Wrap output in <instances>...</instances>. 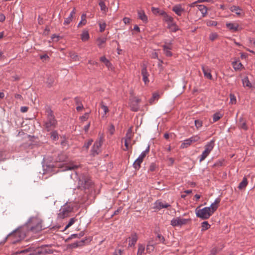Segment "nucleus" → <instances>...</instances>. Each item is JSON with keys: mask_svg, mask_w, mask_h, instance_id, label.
<instances>
[{"mask_svg": "<svg viewBox=\"0 0 255 255\" xmlns=\"http://www.w3.org/2000/svg\"><path fill=\"white\" fill-rule=\"evenodd\" d=\"M220 199L217 198L210 207H206L201 209H196V216L203 220L209 219L217 210L220 202Z\"/></svg>", "mask_w": 255, "mask_h": 255, "instance_id": "obj_1", "label": "nucleus"}, {"mask_svg": "<svg viewBox=\"0 0 255 255\" xmlns=\"http://www.w3.org/2000/svg\"><path fill=\"white\" fill-rule=\"evenodd\" d=\"M25 236L24 229L22 228H19L9 234L6 239L9 240L12 244H15L23 240Z\"/></svg>", "mask_w": 255, "mask_h": 255, "instance_id": "obj_2", "label": "nucleus"}, {"mask_svg": "<svg viewBox=\"0 0 255 255\" xmlns=\"http://www.w3.org/2000/svg\"><path fill=\"white\" fill-rule=\"evenodd\" d=\"M47 120L44 123V128L47 131L52 130L57 125V121L55 119L53 112L49 108L46 109Z\"/></svg>", "mask_w": 255, "mask_h": 255, "instance_id": "obj_3", "label": "nucleus"}, {"mask_svg": "<svg viewBox=\"0 0 255 255\" xmlns=\"http://www.w3.org/2000/svg\"><path fill=\"white\" fill-rule=\"evenodd\" d=\"M27 226L30 230L34 233L39 232L45 228L42 225V220L38 217L31 218L27 223Z\"/></svg>", "mask_w": 255, "mask_h": 255, "instance_id": "obj_4", "label": "nucleus"}, {"mask_svg": "<svg viewBox=\"0 0 255 255\" xmlns=\"http://www.w3.org/2000/svg\"><path fill=\"white\" fill-rule=\"evenodd\" d=\"M133 133L132 132L131 128L128 129L125 138L123 139L125 140V146L126 148L124 150L125 151L131 149L132 145L135 143V141L133 140L132 142L131 139L132 138Z\"/></svg>", "mask_w": 255, "mask_h": 255, "instance_id": "obj_5", "label": "nucleus"}, {"mask_svg": "<svg viewBox=\"0 0 255 255\" xmlns=\"http://www.w3.org/2000/svg\"><path fill=\"white\" fill-rule=\"evenodd\" d=\"M214 142V140H212L205 145V150L203 151L202 154L199 157V161L200 162L204 160L213 150L215 145Z\"/></svg>", "mask_w": 255, "mask_h": 255, "instance_id": "obj_6", "label": "nucleus"}, {"mask_svg": "<svg viewBox=\"0 0 255 255\" xmlns=\"http://www.w3.org/2000/svg\"><path fill=\"white\" fill-rule=\"evenodd\" d=\"M72 210L73 207L70 205L66 204L60 209L58 216L59 218L64 219L68 217Z\"/></svg>", "mask_w": 255, "mask_h": 255, "instance_id": "obj_7", "label": "nucleus"}, {"mask_svg": "<svg viewBox=\"0 0 255 255\" xmlns=\"http://www.w3.org/2000/svg\"><path fill=\"white\" fill-rule=\"evenodd\" d=\"M92 185L91 181L88 177L82 176L79 178L78 186L80 188L89 189Z\"/></svg>", "mask_w": 255, "mask_h": 255, "instance_id": "obj_8", "label": "nucleus"}, {"mask_svg": "<svg viewBox=\"0 0 255 255\" xmlns=\"http://www.w3.org/2000/svg\"><path fill=\"white\" fill-rule=\"evenodd\" d=\"M103 138H100L99 140L96 141L91 150V154L93 156H95L99 154L100 152V148L103 143Z\"/></svg>", "mask_w": 255, "mask_h": 255, "instance_id": "obj_9", "label": "nucleus"}, {"mask_svg": "<svg viewBox=\"0 0 255 255\" xmlns=\"http://www.w3.org/2000/svg\"><path fill=\"white\" fill-rule=\"evenodd\" d=\"M187 223V220L180 217L174 218L171 221V225L173 227L181 226Z\"/></svg>", "mask_w": 255, "mask_h": 255, "instance_id": "obj_10", "label": "nucleus"}, {"mask_svg": "<svg viewBox=\"0 0 255 255\" xmlns=\"http://www.w3.org/2000/svg\"><path fill=\"white\" fill-rule=\"evenodd\" d=\"M137 240H138L137 235L135 233L132 234L130 235V236L127 239V242H128V248H130V247L134 246Z\"/></svg>", "mask_w": 255, "mask_h": 255, "instance_id": "obj_11", "label": "nucleus"}, {"mask_svg": "<svg viewBox=\"0 0 255 255\" xmlns=\"http://www.w3.org/2000/svg\"><path fill=\"white\" fill-rule=\"evenodd\" d=\"M49 253L45 247H40L35 249L32 255H43Z\"/></svg>", "mask_w": 255, "mask_h": 255, "instance_id": "obj_12", "label": "nucleus"}, {"mask_svg": "<svg viewBox=\"0 0 255 255\" xmlns=\"http://www.w3.org/2000/svg\"><path fill=\"white\" fill-rule=\"evenodd\" d=\"M170 205L166 203H163L159 200L156 201L154 203V208L160 210L162 208H167Z\"/></svg>", "mask_w": 255, "mask_h": 255, "instance_id": "obj_13", "label": "nucleus"}, {"mask_svg": "<svg viewBox=\"0 0 255 255\" xmlns=\"http://www.w3.org/2000/svg\"><path fill=\"white\" fill-rule=\"evenodd\" d=\"M163 47L165 55L167 56H171L172 53L170 51L172 48L171 43L170 42H166L165 44L163 46Z\"/></svg>", "mask_w": 255, "mask_h": 255, "instance_id": "obj_14", "label": "nucleus"}, {"mask_svg": "<svg viewBox=\"0 0 255 255\" xmlns=\"http://www.w3.org/2000/svg\"><path fill=\"white\" fill-rule=\"evenodd\" d=\"M140 100L139 99L136 98L133 100L130 103L131 110L133 111L136 112L138 110L139 107L138 104Z\"/></svg>", "mask_w": 255, "mask_h": 255, "instance_id": "obj_15", "label": "nucleus"}, {"mask_svg": "<svg viewBox=\"0 0 255 255\" xmlns=\"http://www.w3.org/2000/svg\"><path fill=\"white\" fill-rule=\"evenodd\" d=\"M172 10L178 15H181L184 11V9L182 7L180 4H177L174 5Z\"/></svg>", "mask_w": 255, "mask_h": 255, "instance_id": "obj_16", "label": "nucleus"}, {"mask_svg": "<svg viewBox=\"0 0 255 255\" xmlns=\"http://www.w3.org/2000/svg\"><path fill=\"white\" fill-rule=\"evenodd\" d=\"M137 14L138 18L141 19L144 23H147L148 21L147 16L146 15L144 11L142 10H138Z\"/></svg>", "mask_w": 255, "mask_h": 255, "instance_id": "obj_17", "label": "nucleus"}, {"mask_svg": "<svg viewBox=\"0 0 255 255\" xmlns=\"http://www.w3.org/2000/svg\"><path fill=\"white\" fill-rule=\"evenodd\" d=\"M226 27L231 31L235 32L238 30L239 24L237 23L228 22L226 23Z\"/></svg>", "mask_w": 255, "mask_h": 255, "instance_id": "obj_18", "label": "nucleus"}, {"mask_svg": "<svg viewBox=\"0 0 255 255\" xmlns=\"http://www.w3.org/2000/svg\"><path fill=\"white\" fill-rule=\"evenodd\" d=\"M230 9L232 12H235L238 16H241L243 13V10L238 6H232Z\"/></svg>", "mask_w": 255, "mask_h": 255, "instance_id": "obj_19", "label": "nucleus"}, {"mask_svg": "<svg viewBox=\"0 0 255 255\" xmlns=\"http://www.w3.org/2000/svg\"><path fill=\"white\" fill-rule=\"evenodd\" d=\"M75 13H76V9L75 8H74L70 12L69 16L67 18H65L64 22V24H65V25L69 24L72 21L73 16L75 14Z\"/></svg>", "mask_w": 255, "mask_h": 255, "instance_id": "obj_20", "label": "nucleus"}, {"mask_svg": "<svg viewBox=\"0 0 255 255\" xmlns=\"http://www.w3.org/2000/svg\"><path fill=\"white\" fill-rule=\"evenodd\" d=\"M202 69L204 75V76L209 79H212V76L210 72V69L207 67L204 66H202Z\"/></svg>", "mask_w": 255, "mask_h": 255, "instance_id": "obj_21", "label": "nucleus"}, {"mask_svg": "<svg viewBox=\"0 0 255 255\" xmlns=\"http://www.w3.org/2000/svg\"><path fill=\"white\" fill-rule=\"evenodd\" d=\"M161 15L162 16L163 20L167 23L171 22L173 20V18L165 11L161 12Z\"/></svg>", "mask_w": 255, "mask_h": 255, "instance_id": "obj_22", "label": "nucleus"}, {"mask_svg": "<svg viewBox=\"0 0 255 255\" xmlns=\"http://www.w3.org/2000/svg\"><path fill=\"white\" fill-rule=\"evenodd\" d=\"M238 126L240 128L244 130L248 129V126H247L246 121L243 118H241L239 119Z\"/></svg>", "mask_w": 255, "mask_h": 255, "instance_id": "obj_23", "label": "nucleus"}, {"mask_svg": "<svg viewBox=\"0 0 255 255\" xmlns=\"http://www.w3.org/2000/svg\"><path fill=\"white\" fill-rule=\"evenodd\" d=\"M90 38L89 32L87 30L84 29L83 30L81 34V38L83 41H87Z\"/></svg>", "mask_w": 255, "mask_h": 255, "instance_id": "obj_24", "label": "nucleus"}, {"mask_svg": "<svg viewBox=\"0 0 255 255\" xmlns=\"http://www.w3.org/2000/svg\"><path fill=\"white\" fill-rule=\"evenodd\" d=\"M233 68L236 70H241L244 68L243 64L239 61H236L232 63Z\"/></svg>", "mask_w": 255, "mask_h": 255, "instance_id": "obj_25", "label": "nucleus"}, {"mask_svg": "<svg viewBox=\"0 0 255 255\" xmlns=\"http://www.w3.org/2000/svg\"><path fill=\"white\" fill-rule=\"evenodd\" d=\"M87 23V20H86V14L85 13H83L81 15V20L79 22L78 24V27H81L83 26L86 25Z\"/></svg>", "mask_w": 255, "mask_h": 255, "instance_id": "obj_26", "label": "nucleus"}, {"mask_svg": "<svg viewBox=\"0 0 255 255\" xmlns=\"http://www.w3.org/2000/svg\"><path fill=\"white\" fill-rule=\"evenodd\" d=\"M168 24V28L172 31H176L178 29V26L174 22V20L171 22H169Z\"/></svg>", "mask_w": 255, "mask_h": 255, "instance_id": "obj_27", "label": "nucleus"}, {"mask_svg": "<svg viewBox=\"0 0 255 255\" xmlns=\"http://www.w3.org/2000/svg\"><path fill=\"white\" fill-rule=\"evenodd\" d=\"M198 9L201 11L202 14V16L204 17L207 12V8L204 5H197Z\"/></svg>", "mask_w": 255, "mask_h": 255, "instance_id": "obj_28", "label": "nucleus"}, {"mask_svg": "<svg viewBox=\"0 0 255 255\" xmlns=\"http://www.w3.org/2000/svg\"><path fill=\"white\" fill-rule=\"evenodd\" d=\"M191 141L189 138L184 140L180 145L181 148H185L191 144Z\"/></svg>", "mask_w": 255, "mask_h": 255, "instance_id": "obj_29", "label": "nucleus"}, {"mask_svg": "<svg viewBox=\"0 0 255 255\" xmlns=\"http://www.w3.org/2000/svg\"><path fill=\"white\" fill-rule=\"evenodd\" d=\"M85 243V240H82L78 242H76L75 243H73L71 245V246L73 248H77L79 247H82L84 245Z\"/></svg>", "mask_w": 255, "mask_h": 255, "instance_id": "obj_30", "label": "nucleus"}, {"mask_svg": "<svg viewBox=\"0 0 255 255\" xmlns=\"http://www.w3.org/2000/svg\"><path fill=\"white\" fill-rule=\"evenodd\" d=\"M145 251V246L144 245L139 244L138 245V250L137 255H142Z\"/></svg>", "mask_w": 255, "mask_h": 255, "instance_id": "obj_31", "label": "nucleus"}, {"mask_svg": "<svg viewBox=\"0 0 255 255\" xmlns=\"http://www.w3.org/2000/svg\"><path fill=\"white\" fill-rule=\"evenodd\" d=\"M142 162V160L137 158L133 164V167L136 170L139 169L140 167V164Z\"/></svg>", "mask_w": 255, "mask_h": 255, "instance_id": "obj_32", "label": "nucleus"}, {"mask_svg": "<svg viewBox=\"0 0 255 255\" xmlns=\"http://www.w3.org/2000/svg\"><path fill=\"white\" fill-rule=\"evenodd\" d=\"M248 184V180L246 177H244L242 180V181L240 183L238 188L240 189H244Z\"/></svg>", "mask_w": 255, "mask_h": 255, "instance_id": "obj_33", "label": "nucleus"}, {"mask_svg": "<svg viewBox=\"0 0 255 255\" xmlns=\"http://www.w3.org/2000/svg\"><path fill=\"white\" fill-rule=\"evenodd\" d=\"M223 117V115L220 113H216L213 116V122L215 123Z\"/></svg>", "mask_w": 255, "mask_h": 255, "instance_id": "obj_34", "label": "nucleus"}, {"mask_svg": "<svg viewBox=\"0 0 255 255\" xmlns=\"http://www.w3.org/2000/svg\"><path fill=\"white\" fill-rule=\"evenodd\" d=\"M107 40L106 38H99L97 40V45L99 47H102L103 46V44H104Z\"/></svg>", "mask_w": 255, "mask_h": 255, "instance_id": "obj_35", "label": "nucleus"}, {"mask_svg": "<svg viewBox=\"0 0 255 255\" xmlns=\"http://www.w3.org/2000/svg\"><path fill=\"white\" fill-rule=\"evenodd\" d=\"M160 97V95L158 93H153L152 98L149 100L150 104H152L154 100H157Z\"/></svg>", "mask_w": 255, "mask_h": 255, "instance_id": "obj_36", "label": "nucleus"}, {"mask_svg": "<svg viewBox=\"0 0 255 255\" xmlns=\"http://www.w3.org/2000/svg\"><path fill=\"white\" fill-rule=\"evenodd\" d=\"M243 83L244 86H245V87H247L249 88L252 87V84L250 83V82L247 77H245L243 79Z\"/></svg>", "mask_w": 255, "mask_h": 255, "instance_id": "obj_37", "label": "nucleus"}, {"mask_svg": "<svg viewBox=\"0 0 255 255\" xmlns=\"http://www.w3.org/2000/svg\"><path fill=\"white\" fill-rule=\"evenodd\" d=\"M149 151V147L148 146L147 148L144 151H143L140 155L139 156L138 158L139 159L143 160L144 158L145 157L146 155L148 153Z\"/></svg>", "mask_w": 255, "mask_h": 255, "instance_id": "obj_38", "label": "nucleus"}, {"mask_svg": "<svg viewBox=\"0 0 255 255\" xmlns=\"http://www.w3.org/2000/svg\"><path fill=\"white\" fill-rule=\"evenodd\" d=\"M100 60L101 62L104 63L107 67L110 68L111 63L105 56L101 57L100 58Z\"/></svg>", "mask_w": 255, "mask_h": 255, "instance_id": "obj_39", "label": "nucleus"}, {"mask_svg": "<svg viewBox=\"0 0 255 255\" xmlns=\"http://www.w3.org/2000/svg\"><path fill=\"white\" fill-rule=\"evenodd\" d=\"M51 138L53 140H57L58 139V134L56 130L52 131L51 132Z\"/></svg>", "mask_w": 255, "mask_h": 255, "instance_id": "obj_40", "label": "nucleus"}, {"mask_svg": "<svg viewBox=\"0 0 255 255\" xmlns=\"http://www.w3.org/2000/svg\"><path fill=\"white\" fill-rule=\"evenodd\" d=\"M206 24L208 26H215L217 24V22L212 20H207L206 21Z\"/></svg>", "mask_w": 255, "mask_h": 255, "instance_id": "obj_41", "label": "nucleus"}, {"mask_svg": "<svg viewBox=\"0 0 255 255\" xmlns=\"http://www.w3.org/2000/svg\"><path fill=\"white\" fill-rule=\"evenodd\" d=\"M151 11L154 14H158L161 15V12H164V11L161 10L158 8L152 7L151 8Z\"/></svg>", "mask_w": 255, "mask_h": 255, "instance_id": "obj_42", "label": "nucleus"}, {"mask_svg": "<svg viewBox=\"0 0 255 255\" xmlns=\"http://www.w3.org/2000/svg\"><path fill=\"white\" fill-rule=\"evenodd\" d=\"M76 221L77 219L75 218H71L69 221L68 224L66 226L65 229L66 230L67 229L69 228L72 225H73Z\"/></svg>", "mask_w": 255, "mask_h": 255, "instance_id": "obj_43", "label": "nucleus"}, {"mask_svg": "<svg viewBox=\"0 0 255 255\" xmlns=\"http://www.w3.org/2000/svg\"><path fill=\"white\" fill-rule=\"evenodd\" d=\"M189 139L191 141V143H192L198 141L200 140V137L198 135H196L191 137L190 138H189Z\"/></svg>", "mask_w": 255, "mask_h": 255, "instance_id": "obj_44", "label": "nucleus"}, {"mask_svg": "<svg viewBox=\"0 0 255 255\" xmlns=\"http://www.w3.org/2000/svg\"><path fill=\"white\" fill-rule=\"evenodd\" d=\"M210 225L207 221H205L202 224V231H205L209 228Z\"/></svg>", "mask_w": 255, "mask_h": 255, "instance_id": "obj_45", "label": "nucleus"}, {"mask_svg": "<svg viewBox=\"0 0 255 255\" xmlns=\"http://www.w3.org/2000/svg\"><path fill=\"white\" fill-rule=\"evenodd\" d=\"M154 245H152L150 244H147L146 250L148 253H150L154 251Z\"/></svg>", "mask_w": 255, "mask_h": 255, "instance_id": "obj_46", "label": "nucleus"}, {"mask_svg": "<svg viewBox=\"0 0 255 255\" xmlns=\"http://www.w3.org/2000/svg\"><path fill=\"white\" fill-rule=\"evenodd\" d=\"M101 107L102 109L103 110L104 112V115L102 116V117H104L107 113L109 112V109L107 106L104 105L103 104V103L101 104Z\"/></svg>", "mask_w": 255, "mask_h": 255, "instance_id": "obj_47", "label": "nucleus"}, {"mask_svg": "<svg viewBox=\"0 0 255 255\" xmlns=\"http://www.w3.org/2000/svg\"><path fill=\"white\" fill-rule=\"evenodd\" d=\"M99 5L101 7V9L102 11H106L107 10V6L104 1H100L99 2Z\"/></svg>", "mask_w": 255, "mask_h": 255, "instance_id": "obj_48", "label": "nucleus"}, {"mask_svg": "<svg viewBox=\"0 0 255 255\" xmlns=\"http://www.w3.org/2000/svg\"><path fill=\"white\" fill-rule=\"evenodd\" d=\"M108 132L113 135L115 132V127L113 124H111L108 128Z\"/></svg>", "mask_w": 255, "mask_h": 255, "instance_id": "obj_49", "label": "nucleus"}, {"mask_svg": "<svg viewBox=\"0 0 255 255\" xmlns=\"http://www.w3.org/2000/svg\"><path fill=\"white\" fill-rule=\"evenodd\" d=\"M88 118H89V113H86L83 116L80 117V120H81V122L86 121V120H87Z\"/></svg>", "mask_w": 255, "mask_h": 255, "instance_id": "obj_50", "label": "nucleus"}, {"mask_svg": "<svg viewBox=\"0 0 255 255\" xmlns=\"http://www.w3.org/2000/svg\"><path fill=\"white\" fill-rule=\"evenodd\" d=\"M99 26H100V30L101 32H103L105 30L106 26V24L105 22H100L99 23Z\"/></svg>", "mask_w": 255, "mask_h": 255, "instance_id": "obj_51", "label": "nucleus"}, {"mask_svg": "<svg viewBox=\"0 0 255 255\" xmlns=\"http://www.w3.org/2000/svg\"><path fill=\"white\" fill-rule=\"evenodd\" d=\"M124 253V250L121 249H117L114 252L113 255H122Z\"/></svg>", "mask_w": 255, "mask_h": 255, "instance_id": "obj_52", "label": "nucleus"}, {"mask_svg": "<svg viewBox=\"0 0 255 255\" xmlns=\"http://www.w3.org/2000/svg\"><path fill=\"white\" fill-rule=\"evenodd\" d=\"M218 37V34L216 33H212L210 34L209 38L211 40L214 41L216 39H217Z\"/></svg>", "mask_w": 255, "mask_h": 255, "instance_id": "obj_53", "label": "nucleus"}, {"mask_svg": "<svg viewBox=\"0 0 255 255\" xmlns=\"http://www.w3.org/2000/svg\"><path fill=\"white\" fill-rule=\"evenodd\" d=\"M230 102L232 104H236V98L234 95L231 94L230 95Z\"/></svg>", "mask_w": 255, "mask_h": 255, "instance_id": "obj_54", "label": "nucleus"}, {"mask_svg": "<svg viewBox=\"0 0 255 255\" xmlns=\"http://www.w3.org/2000/svg\"><path fill=\"white\" fill-rule=\"evenodd\" d=\"M66 167V170H71V169H74L75 168H77L78 167V166L74 165L73 163H71V164L67 165Z\"/></svg>", "mask_w": 255, "mask_h": 255, "instance_id": "obj_55", "label": "nucleus"}, {"mask_svg": "<svg viewBox=\"0 0 255 255\" xmlns=\"http://www.w3.org/2000/svg\"><path fill=\"white\" fill-rule=\"evenodd\" d=\"M70 57L74 61L79 60V57L76 53L71 54Z\"/></svg>", "mask_w": 255, "mask_h": 255, "instance_id": "obj_56", "label": "nucleus"}, {"mask_svg": "<svg viewBox=\"0 0 255 255\" xmlns=\"http://www.w3.org/2000/svg\"><path fill=\"white\" fill-rule=\"evenodd\" d=\"M195 125L196 127L198 129L199 128L202 126V123L201 121L199 120H195Z\"/></svg>", "mask_w": 255, "mask_h": 255, "instance_id": "obj_57", "label": "nucleus"}, {"mask_svg": "<svg viewBox=\"0 0 255 255\" xmlns=\"http://www.w3.org/2000/svg\"><path fill=\"white\" fill-rule=\"evenodd\" d=\"M92 142H93L92 140H89L87 142L85 143V144L83 146V148H85L86 149H88L89 146L91 145Z\"/></svg>", "mask_w": 255, "mask_h": 255, "instance_id": "obj_58", "label": "nucleus"}, {"mask_svg": "<svg viewBox=\"0 0 255 255\" xmlns=\"http://www.w3.org/2000/svg\"><path fill=\"white\" fill-rule=\"evenodd\" d=\"M141 75L142 76H146V75H149L147 71V69H146V68L145 67H143L142 68V70H141Z\"/></svg>", "mask_w": 255, "mask_h": 255, "instance_id": "obj_59", "label": "nucleus"}, {"mask_svg": "<svg viewBox=\"0 0 255 255\" xmlns=\"http://www.w3.org/2000/svg\"><path fill=\"white\" fill-rule=\"evenodd\" d=\"M155 168H156V166H155V165L154 163H152L150 165V166H149V170L150 171L152 172V171H154V170H155Z\"/></svg>", "mask_w": 255, "mask_h": 255, "instance_id": "obj_60", "label": "nucleus"}, {"mask_svg": "<svg viewBox=\"0 0 255 255\" xmlns=\"http://www.w3.org/2000/svg\"><path fill=\"white\" fill-rule=\"evenodd\" d=\"M149 75H146V76H142L143 77V82H144V83L145 84H146L147 83H148L149 82V80H148V77Z\"/></svg>", "mask_w": 255, "mask_h": 255, "instance_id": "obj_61", "label": "nucleus"}, {"mask_svg": "<svg viewBox=\"0 0 255 255\" xmlns=\"http://www.w3.org/2000/svg\"><path fill=\"white\" fill-rule=\"evenodd\" d=\"M123 21L125 24H128L130 22V19L128 17H125L123 18Z\"/></svg>", "mask_w": 255, "mask_h": 255, "instance_id": "obj_62", "label": "nucleus"}, {"mask_svg": "<svg viewBox=\"0 0 255 255\" xmlns=\"http://www.w3.org/2000/svg\"><path fill=\"white\" fill-rule=\"evenodd\" d=\"M28 109V108L27 107H21L20 108V111L22 113H25L27 111Z\"/></svg>", "mask_w": 255, "mask_h": 255, "instance_id": "obj_63", "label": "nucleus"}, {"mask_svg": "<svg viewBox=\"0 0 255 255\" xmlns=\"http://www.w3.org/2000/svg\"><path fill=\"white\" fill-rule=\"evenodd\" d=\"M157 238H158V239L159 240V241L161 242H162V243L164 242L165 240H164V237L162 235L158 234L157 235Z\"/></svg>", "mask_w": 255, "mask_h": 255, "instance_id": "obj_64", "label": "nucleus"}]
</instances>
